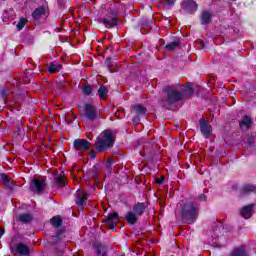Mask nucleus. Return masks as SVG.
Here are the masks:
<instances>
[{"instance_id":"obj_1","label":"nucleus","mask_w":256,"mask_h":256,"mask_svg":"<svg viewBox=\"0 0 256 256\" xmlns=\"http://www.w3.org/2000/svg\"><path fill=\"white\" fill-rule=\"evenodd\" d=\"M179 213L182 221H185L188 225H193L199 217V205L193 201L182 202Z\"/></svg>"},{"instance_id":"obj_2","label":"nucleus","mask_w":256,"mask_h":256,"mask_svg":"<svg viewBox=\"0 0 256 256\" xmlns=\"http://www.w3.org/2000/svg\"><path fill=\"white\" fill-rule=\"evenodd\" d=\"M163 97L161 100L162 107H165V109H172L173 105L175 103H179L183 99V92L177 90L173 86H167L163 88Z\"/></svg>"},{"instance_id":"obj_3","label":"nucleus","mask_w":256,"mask_h":256,"mask_svg":"<svg viewBox=\"0 0 256 256\" xmlns=\"http://www.w3.org/2000/svg\"><path fill=\"white\" fill-rule=\"evenodd\" d=\"M115 139V134L106 129L99 134L94 145L98 151H107V149H111L115 145Z\"/></svg>"},{"instance_id":"obj_4","label":"nucleus","mask_w":256,"mask_h":256,"mask_svg":"<svg viewBox=\"0 0 256 256\" xmlns=\"http://www.w3.org/2000/svg\"><path fill=\"white\" fill-rule=\"evenodd\" d=\"M82 115L87 121H95V119L99 117V111H97V107L87 103L84 105V111Z\"/></svg>"},{"instance_id":"obj_5","label":"nucleus","mask_w":256,"mask_h":256,"mask_svg":"<svg viewBox=\"0 0 256 256\" xmlns=\"http://www.w3.org/2000/svg\"><path fill=\"white\" fill-rule=\"evenodd\" d=\"M131 113H134L133 123L134 125H138L141 121V117L147 113V108L143 107L141 104H136L132 107Z\"/></svg>"},{"instance_id":"obj_6","label":"nucleus","mask_w":256,"mask_h":256,"mask_svg":"<svg viewBox=\"0 0 256 256\" xmlns=\"http://www.w3.org/2000/svg\"><path fill=\"white\" fill-rule=\"evenodd\" d=\"M102 23L107 29H113L119 25V20L117 19V12L110 11L107 18L102 19Z\"/></svg>"},{"instance_id":"obj_7","label":"nucleus","mask_w":256,"mask_h":256,"mask_svg":"<svg viewBox=\"0 0 256 256\" xmlns=\"http://www.w3.org/2000/svg\"><path fill=\"white\" fill-rule=\"evenodd\" d=\"M47 187V183H45V180L42 179H36L34 178L30 183V190L33 191V193H43Z\"/></svg>"},{"instance_id":"obj_8","label":"nucleus","mask_w":256,"mask_h":256,"mask_svg":"<svg viewBox=\"0 0 256 256\" xmlns=\"http://www.w3.org/2000/svg\"><path fill=\"white\" fill-rule=\"evenodd\" d=\"M181 8L183 11H186V13H190V15H192V13H195L197 9H199V5H197L195 0H184L181 3Z\"/></svg>"},{"instance_id":"obj_9","label":"nucleus","mask_w":256,"mask_h":256,"mask_svg":"<svg viewBox=\"0 0 256 256\" xmlns=\"http://www.w3.org/2000/svg\"><path fill=\"white\" fill-rule=\"evenodd\" d=\"M15 256H29L31 254V250L29 246L23 244L22 242L18 243L15 249L12 251Z\"/></svg>"},{"instance_id":"obj_10","label":"nucleus","mask_w":256,"mask_h":256,"mask_svg":"<svg viewBox=\"0 0 256 256\" xmlns=\"http://www.w3.org/2000/svg\"><path fill=\"white\" fill-rule=\"evenodd\" d=\"M73 146L76 151H89V149H91V143L86 139L74 140Z\"/></svg>"},{"instance_id":"obj_11","label":"nucleus","mask_w":256,"mask_h":256,"mask_svg":"<svg viewBox=\"0 0 256 256\" xmlns=\"http://www.w3.org/2000/svg\"><path fill=\"white\" fill-rule=\"evenodd\" d=\"M200 130L206 139L211 137V125L204 118L200 119Z\"/></svg>"},{"instance_id":"obj_12","label":"nucleus","mask_w":256,"mask_h":256,"mask_svg":"<svg viewBox=\"0 0 256 256\" xmlns=\"http://www.w3.org/2000/svg\"><path fill=\"white\" fill-rule=\"evenodd\" d=\"M105 223L108 225L109 229H115V225L119 223V214H117V212L108 214Z\"/></svg>"},{"instance_id":"obj_13","label":"nucleus","mask_w":256,"mask_h":256,"mask_svg":"<svg viewBox=\"0 0 256 256\" xmlns=\"http://www.w3.org/2000/svg\"><path fill=\"white\" fill-rule=\"evenodd\" d=\"M239 125L242 131H248V129H251V125H253V120L249 116H244Z\"/></svg>"},{"instance_id":"obj_14","label":"nucleus","mask_w":256,"mask_h":256,"mask_svg":"<svg viewBox=\"0 0 256 256\" xmlns=\"http://www.w3.org/2000/svg\"><path fill=\"white\" fill-rule=\"evenodd\" d=\"M256 186L253 184H246L240 189V197H245V195H249V193H255Z\"/></svg>"},{"instance_id":"obj_15","label":"nucleus","mask_w":256,"mask_h":256,"mask_svg":"<svg viewBox=\"0 0 256 256\" xmlns=\"http://www.w3.org/2000/svg\"><path fill=\"white\" fill-rule=\"evenodd\" d=\"M87 193L78 191L76 194V205H79V207H83L85 203H87Z\"/></svg>"},{"instance_id":"obj_16","label":"nucleus","mask_w":256,"mask_h":256,"mask_svg":"<svg viewBox=\"0 0 256 256\" xmlns=\"http://www.w3.org/2000/svg\"><path fill=\"white\" fill-rule=\"evenodd\" d=\"M47 13V8L45 6H40L34 10L32 13L33 19L39 20L43 15H46Z\"/></svg>"},{"instance_id":"obj_17","label":"nucleus","mask_w":256,"mask_h":256,"mask_svg":"<svg viewBox=\"0 0 256 256\" xmlns=\"http://www.w3.org/2000/svg\"><path fill=\"white\" fill-rule=\"evenodd\" d=\"M145 209L146 206L144 203H137L134 207H133V213L137 216V217H141V215H143V213H145Z\"/></svg>"},{"instance_id":"obj_18","label":"nucleus","mask_w":256,"mask_h":256,"mask_svg":"<svg viewBox=\"0 0 256 256\" xmlns=\"http://www.w3.org/2000/svg\"><path fill=\"white\" fill-rule=\"evenodd\" d=\"M94 249L97 256H107V246L103 244H97L94 246Z\"/></svg>"},{"instance_id":"obj_19","label":"nucleus","mask_w":256,"mask_h":256,"mask_svg":"<svg viewBox=\"0 0 256 256\" xmlns=\"http://www.w3.org/2000/svg\"><path fill=\"white\" fill-rule=\"evenodd\" d=\"M253 215V205L244 206L241 210V216L244 219H249Z\"/></svg>"},{"instance_id":"obj_20","label":"nucleus","mask_w":256,"mask_h":256,"mask_svg":"<svg viewBox=\"0 0 256 256\" xmlns=\"http://www.w3.org/2000/svg\"><path fill=\"white\" fill-rule=\"evenodd\" d=\"M211 17H213L211 12L203 11L202 14H201V23H202V25H209V23H211Z\"/></svg>"},{"instance_id":"obj_21","label":"nucleus","mask_w":256,"mask_h":256,"mask_svg":"<svg viewBox=\"0 0 256 256\" xmlns=\"http://www.w3.org/2000/svg\"><path fill=\"white\" fill-rule=\"evenodd\" d=\"M62 67L63 66L61 64H59V63L51 62L48 65V71L50 73H59V71H61Z\"/></svg>"},{"instance_id":"obj_22","label":"nucleus","mask_w":256,"mask_h":256,"mask_svg":"<svg viewBox=\"0 0 256 256\" xmlns=\"http://www.w3.org/2000/svg\"><path fill=\"white\" fill-rule=\"evenodd\" d=\"M125 220L130 225H135V223H137V216L135 215L134 212H127V214L125 216Z\"/></svg>"},{"instance_id":"obj_23","label":"nucleus","mask_w":256,"mask_h":256,"mask_svg":"<svg viewBox=\"0 0 256 256\" xmlns=\"http://www.w3.org/2000/svg\"><path fill=\"white\" fill-rule=\"evenodd\" d=\"M107 93H109V89L105 85H102L98 89V96L100 99H105L107 97Z\"/></svg>"},{"instance_id":"obj_24","label":"nucleus","mask_w":256,"mask_h":256,"mask_svg":"<svg viewBox=\"0 0 256 256\" xmlns=\"http://www.w3.org/2000/svg\"><path fill=\"white\" fill-rule=\"evenodd\" d=\"M18 219L21 223H31V221H33V216H31V214H20Z\"/></svg>"},{"instance_id":"obj_25","label":"nucleus","mask_w":256,"mask_h":256,"mask_svg":"<svg viewBox=\"0 0 256 256\" xmlns=\"http://www.w3.org/2000/svg\"><path fill=\"white\" fill-rule=\"evenodd\" d=\"M55 183L57 187H65V185H67V181L65 180V177L61 175L55 177Z\"/></svg>"},{"instance_id":"obj_26","label":"nucleus","mask_w":256,"mask_h":256,"mask_svg":"<svg viewBox=\"0 0 256 256\" xmlns=\"http://www.w3.org/2000/svg\"><path fill=\"white\" fill-rule=\"evenodd\" d=\"M50 223L53 227H61L63 220L61 219V216H55L50 220Z\"/></svg>"},{"instance_id":"obj_27","label":"nucleus","mask_w":256,"mask_h":256,"mask_svg":"<svg viewBox=\"0 0 256 256\" xmlns=\"http://www.w3.org/2000/svg\"><path fill=\"white\" fill-rule=\"evenodd\" d=\"M231 256H247V252L245 251V247L242 246L240 248L235 249L232 253Z\"/></svg>"},{"instance_id":"obj_28","label":"nucleus","mask_w":256,"mask_h":256,"mask_svg":"<svg viewBox=\"0 0 256 256\" xmlns=\"http://www.w3.org/2000/svg\"><path fill=\"white\" fill-rule=\"evenodd\" d=\"M82 91L84 96H89L91 93H93V87L89 84L82 85Z\"/></svg>"},{"instance_id":"obj_29","label":"nucleus","mask_w":256,"mask_h":256,"mask_svg":"<svg viewBox=\"0 0 256 256\" xmlns=\"http://www.w3.org/2000/svg\"><path fill=\"white\" fill-rule=\"evenodd\" d=\"M181 45V43L179 41H173L170 44L166 45V49L167 51H175V49H177V47H179Z\"/></svg>"},{"instance_id":"obj_30","label":"nucleus","mask_w":256,"mask_h":256,"mask_svg":"<svg viewBox=\"0 0 256 256\" xmlns=\"http://www.w3.org/2000/svg\"><path fill=\"white\" fill-rule=\"evenodd\" d=\"M26 23H29L26 18H20L18 24L16 25L18 31H21L25 27Z\"/></svg>"},{"instance_id":"obj_31","label":"nucleus","mask_w":256,"mask_h":256,"mask_svg":"<svg viewBox=\"0 0 256 256\" xmlns=\"http://www.w3.org/2000/svg\"><path fill=\"white\" fill-rule=\"evenodd\" d=\"M193 93H195V90L193 89L192 84L188 83L187 88H186V95L191 97V95H193Z\"/></svg>"},{"instance_id":"obj_32","label":"nucleus","mask_w":256,"mask_h":256,"mask_svg":"<svg viewBox=\"0 0 256 256\" xmlns=\"http://www.w3.org/2000/svg\"><path fill=\"white\" fill-rule=\"evenodd\" d=\"M248 145H254L255 143V136L250 135L247 140Z\"/></svg>"},{"instance_id":"obj_33","label":"nucleus","mask_w":256,"mask_h":256,"mask_svg":"<svg viewBox=\"0 0 256 256\" xmlns=\"http://www.w3.org/2000/svg\"><path fill=\"white\" fill-rule=\"evenodd\" d=\"M111 165H113V162L111 160H108L106 162V167H107L108 171H112L113 170V167Z\"/></svg>"},{"instance_id":"obj_34","label":"nucleus","mask_w":256,"mask_h":256,"mask_svg":"<svg viewBox=\"0 0 256 256\" xmlns=\"http://www.w3.org/2000/svg\"><path fill=\"white\" fill-rule=\"evenodd\" d=\"M1 178H2V181H4V183H9V177H7V175L1 174Z\"/></svg>"},{"instance_id":"obj_35","label":"nucleus","mask_w":256,"mask_h":256,"mask_svg":"<svg viewBox=\"0 0 256 256\" xmlns=\"http://www.w3.org/2000/svg\"><path fill=\"white\" fill-rule=\"evenodd\" d=\"M199 201H207V196H205V194H201L198 197Z\"/></svg>"},{"instance_id":"obj_36","label":"nucleus","mask_w":256,"mask_h":256,"mask_svg":"<svg viewBox=\"0 0 256 256\" xmlns=\"http://www.w3.org/2000/svg\"><path fill=\"white\" fill-rule=\"evenodd\" d=\"M89 156L91 157V159H95V157H97V153L95 151H90Z\"/></svg>"},{"instance_id":"obj_37","label":"nucleus","mask_w":256,"mask_h":256,"mask_svg":"<svg viewBox=\"0 0 256 256\" xmlns=\"http://www.w3.org/2000/svg\"><path fill=\"white\" fill-rule=\"evenodd\" d=\"M166 5H169V6L175 5V0H166Z\"/></svg>"},{"instance_id":"obj_38","label":"nucleus","mask_w":256,"mask_h":256,"mask_svg":"<svg viewBox=\"0 0 256 256\" xmlns=\"http://www.w3.org/2000/svg\"><path fill=\"white\" fill-rule=\"evenodd\" d=\"M92 171L94 172L93 177H97V167L94 166Z\"/></svg>"},{"instance_id":"obj_39","label":"nucleus","mask_w":256,"mask_h":256,"mask_svg":"<svg viewBox=\"0 0 256 256\" xmlns=\"http://www.w3.org/2000/svg\"><path fill=\"white\" fill-rule=\"evenodd\" d=\"M163 177L162 178H157L156 179V183H158V185H161V183H163Z\"/></svg>"},{"instance_id":"obj_40","label":"nucleus","mask_w":256,"mask_h":256,"mask_svg":"<svg viewBox=\"0 0 256 256\" xmlns=\"http://www.w3.org/2000/svg\"><path fill=\"white\" fill-rule=\"evenodd\" d=\"M3 235H5V230H3V228L0 227V238H2Z\"/></svg>"},{"instance_id":"obj_41","label":"nucleus","mask_w":256,"mask_h":256,"mask_svg":"<svg viewBox=\"0 0 256 256\" xmlns=\"http://www.w3.org/2000/svg\"><path fill=\"white\" fill-rule=\"evenodd\" d=\"M109 61H111V59L108 58V59L106 60V63H107L108 65H109Z\"/></svg>"}]
</instances>
